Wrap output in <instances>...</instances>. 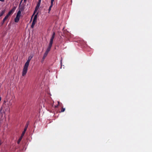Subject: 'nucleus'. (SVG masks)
I'll return each mask as SVG.
<instances>
[{
    "label": "nucleus",
    "instance_id": "f257e3e1",
    "mask_svg": "<svg viewBox=\"0 0 152 152\" xmlns=\"http://www.w3.org/2000/svg\"><path fill=\"white\" fill-rule=\"evenodd\" d=\"M32 58V56H30L28 58V60L27 62L25 63L22 72V75L23 76H25L26 73L27 72L29 62Z\"/></svg>",
    "mask_w": 152,
    "mask_h": 152
},
{
    "label": "nucleus",
    "instance_id": "f03ea898",
    "mask_svg": "<svg viewBox=\"0 0 152 152\" xmlns=\"http://www.w3.org/2000/svg\"><path fill=\"white\" fill-rule=\"evenodd\" d=\"M21 11L19 10L17 13L15 19V22H18L19 21L21 16Z\"/></svg>",
    "mask_w": 152,
    "mask_h": 152
},
{
    "label": "nucleus",
    "instance_id": "7ed1b4c3",
    "mask_svg": "<svg viewBox=\"0 0 152 152\" xmlns=\"http://www.w3.org/2000/svg\"><path fill=\"white\" fill-rule=\"evenodd\" d=\"M27 127H28V125H27V126H26L25 128V129H24V131H23V133L21 134V137L19 138V139L18 140V144H19L20 142V141L22 140L23 136L24 135V134L26 132V131L27 130Z\"/></svg>",
    "mask_w": 152,
    "mask_h": 152
},
{
    "label": "nucleus",
    "instance_id": "20e7f679",
    "mask_svg": "<svg viewBox=\"0 0 152 152\" xmlns=\"http://www.w3.org/2000/svg\"><path fill=\"white\" fill-rule=\"evenodd\" d=\"M55 36V33L53 32V35L50 39L49 44L52 45L53 42V39L54 38Z\"/></svg>",
    "mask_w": 152,
    "mask_h": 152
},
{
    "label": "nucleus",
    "instance_id": "39448f33",
    "mask_svg": "<svg viewBox=\"0 0 152 152\" xmlns=\"http://www.w3.org/2000/svg\"><path fill=\"white\" fill-rule=\"evenodd\" d=\"M40 4L39 3H38L37 4V5L36 7V8H35V10L34 12V14H35L36 13V12L38 10V9L39 7V6L40 5Z\"/></svg>",
    "mask_w": 152,
    "mask_h": 152
},
{
    "label": "nucleus",
    "instance_id": "423d86ee",
    "mask_svg": "<svg viewBox=\"0 0 152 152\" xmlns=\"http://www.w3.org/2000/svg\"><path fill=\"white\" fill-rule=\"evenodd\" d=\"M52 45L49 44V46H48V48H47V49L46 51H45L46 52L48 53L49 52L50 50V49L51 48L52 46Z\"/></svg>",
    "mask_w": 152,
    "mask_h": 152
},
{
    "label": "nucleus",
    "instance_id": "0eeeda50",
    "mask_svg": "<svg viewBox=\"0 0 152 152\" xmlns=\"http://www.w3.org/2000/svg\"><path fill=\"white\" fill-rule=\"evenodd\" d=\"M10 109L9 107H8L5 109V110L4 111L3 113L5 114L7 112H10Z\"/></svg>",
    "mask_w": 152,
    "mask_h": 152
},
{
    "label": "nucleus",
    "instance_id": "6e6552de",
    "mask_svg": "<svg viewBox=\"0 0 152 152\" xmlns=\"http://www.w3.org/2000/svg\"><path fill=\"white\" fill-rule=\"evenodd\" d=\"M37 21L33 20V21L32 25L31 26V27L32 28H33L34 27V26L35 24L36 23Z\"/></svg>",
    "mask_w": 152,
    "mask_h": 152
},
{
    "label": "nucleus",
    "instance_id": "1a4fd4ad",
    "mask_svg": "<svg viewBox=\"0 0 152 152\" xmlns=\"http://www.w3.org/2000/svg\"><path fill=\"white\" fill-rule=\"evenodd\" d=\"M14 10H12L10 11V12H9L8 14H7V15H8L9 16H10L14 12Z\"/></svg>",
    "mask_w": 152,
    "mask_h": 152
},
{
    "label": "nucleus",
    "instance_id": "9d476101",
    "mask_svg": "<svg viewBox=\"0 0 152 152\" xmlns=\"http://www.w3.org/2000/svg\"><path fill=\"white\" fill-rule=\"evenodd\" d=\"M48 53L45 52V53L44 55L43 58H42V59L43 60L45 59V57L47 56Z\"/></svg>",
    "mask_w": 152,
    "mask_h": 152
},
{
    "label": "nucleus",
    "instance_id": "9b49d317",
    "mask_svg": "<svg viewBox=\"0 0 152 152\" xmlns=\"http://www.w3.org/2000/svg\"><path fill=\"white\" fill-rule=\"evenodd\" d=\"M38 14V13H37V14L35 15V16L34 17V19H33V20L37 21V15Z\"/></svg>",
    "mask_w": 152,
    "mask_h": 152
},
{
    "label": "nucleus",
    "instance_id": "f8f14e48",
    "mask_svg": "<svg viewBox=\"0 0 152 152\" xmlns=\"http://www.w3.org/2000/svg\"><path fill=\"white\" fill-rule=\"evenodd\" d=\"M5 12V10H3L0 13V16H2L3 14Z\"/></svg>",
    "mask_w": 152,
    "mask_h": 152
},
{
    "label": "nucleus",
    "instance_id": "ddd939ff",
    "mask_svg": "<svg viewBox=\"0 0 152 152\" xmlns=\"http://www.w3.org/2000/svg\"><path fill=\"white\" fill-rule=\"evenodd\" d=\"M9 16L8 15H6V16L4 18V19L3 20V22H4L5 21V20L7 19V18H8V17H9Z\"/></svg>",
    "mask_w": 152,
    "mask_h": 152
},
{
    "label": "nucleus",
    "instance_id": "4468645a",
    "mask_svg": "<svg viewBox=\"0 0 152 152\" xmlns=\"http://www.w3.org/2000/svg\"><path fill=\"white\" fill-rule=\"evenodd\" d=\"M65 110V108H62L61 110V112H63Z\"/></svg>",
    "mask_w": 152,
    "mask_h": 152
},
{
    "label": "nucleus",
    "instance_id": "2eb2a0df",
    "mask_svg": "<svg viewBox=\"0 0 152 152\" xmlns=\"http://www.w3.org/2000/svg\"><path fill=\"white\" fill-rule=\"evenodd\" d=\"M54 0H51V4H53V2H54Z\"/></svg>",
    "mask_w": 152,
    "mask_h": 152
},
{
    "label": "nucleus",
    "instance_id": "dca6fc26",
    "mask_svg": "<svg viewBox=\"0 0 152 152\" xmlns=\"http://www.w3.org/2000/svg\"><path fill=\"white\" fill-rule=\"evenodd\" d=\"M53 4H51V5L50 6V7H50V8H52V6H53Z\"/></svg>",
    "mask_w": 152,
    "mask_h": 152
},
{
    "label": "nucleus",
    "instance_id": "f3484780",
    "mask_svg": "<svg viewBox=\"0 0 152 152\" xmlns=\"http://www.w3.org/2000/svg\"><path fill=\"white\" fill-rule=\"evenodd\" d=\"M51 10V8H50L49 7V10H48L49 12Z\"/></svg>",
    "mask_w": 152,
    "mask_h": 152
},
{
    "label": "nucleus",
    "instance_id": "a211bd4d",
    "mask_svg": "<svg viewBox=\"0 0 152 152\" xmlns=\"http://www.w3.org/2000/svg\"><path fill=\"white\" fill-rule=\"evenodd\" d=\"M41 2V0H39V2L38 3H39L40 4Z\"/></svg>",
    "mask_w": 152,
    "mask_h": 152
},
{
    "label": "nucleus",
    "instance_id": "6ab92c4d",
    "mask_svg": "<svg viewBox=\"0 0 152 152\" xmlns=\"http://www.w3.org/2000/svg\"><path fill=\"white\" fill-rule=\"evenodd\" d=\"M2 142L1 140H0V145L1 144Z\"/></svg>",
    "mask_w": 152,
    "mask_h": 152
},
{
    "label": "nucleus",
    "instance_id": "aec40b11",
    "mask_svg": "<svg viewBox=\"0 0 152 152\" xmlns=\"http://www.w3.org/2000/svg\"><path fill=\"white\" fill-rule=\"evenodd\" d=\"M0 1H4V0H0Z\"/></svg>",
    "mask_w": 152,
    "mask_h": 152
},
{
    "label": "nucleus",
    "instance_id": "412c9836",
    "mask_svg": "<svg viewBox=\"0 0 152 152\" xmlns=\"http://www.w3.org/2000/svg\"><path fill=\"white\" fill-rule=\"evenodd\" d=\"M58 104H59V102L58 101Z\"/></svg>",
    "mask_w": 152,
    "mask_h": 152
},
{
    "label": "nucleus",
    "instance_id": "4be33fe9",
    "mask_svg": "<svg viewBox=\"0 0 152 152\" xmlns=\"http://www.w3.org/2000/svg\"><path fill=\"white\" fill-rule=\"evenodd\" d=\"M26 0H24V2H25V1H26Z\"/></svg>",
    "mask_w": 152,
    "mask_h": 152
},
{
    "label": "nucleus",
    "instance_id": "5701e85b",
    "mask_svg": "<svg viewBox=\"0 0 152 152\" xmlns=\"http://www.w3.org/2000/svg\"><path fill=\"white\" fill-rule=\"evenodd\" d=\"M57 106H55V107H57Z\"/></svg>",
    "mask_w": 152,
    "mask_h": 152
}]
</instances>
